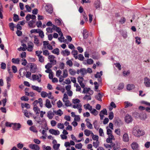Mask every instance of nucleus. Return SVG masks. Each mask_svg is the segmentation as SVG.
<instances>
[{"instance_id": "nucleus-1", "label": "nucleus", "mask_w": 150, "mask_h": 150, "mask_svg": "<svg viewBox=\"0 0 150 150\" xmlns=\"http://www.w3.org/2000/svg\"><path fill=\"white\" fill-rule=\"evenodd\" d=\"M71 106L74 108H77L79 113H81L82 110V105L81 100L78 98H73L71 100Z\"/></svg>"}, {"instance_id": "nucleus-2", "label": "nucleus", "mask_w": 150, "mask_h": 150, "mask_svg": "<svg viewBox=\"0 0 150 150\" xmlns=\"http://www.w3.org/2000/svg\"><path fill=\"white\" fill-rule=\"evenodd\" d=\"M43 48L46 49H47L48 50H52L53 49V47L49 43V41H44L43 42Z\"/></svg>"}, {"instance_id": "nucleus-3", "label": "nucleus", "mask_w": 150, "mask_h": 150, "mask_svg": "<svg viewBox=\"0 0 150 150\" xmlns=\"http://www.w3.org/2000/svg\"><path fill=\"white\" fill-rule=\"evenodd\" d=\"M50 62L53 64L56 65L57 63V61L55 57L53 55L50 54L48 57Z\"/></svg>"}, {"instance_id": "nucleus-4", "label": "nucleus", "mask_w": 150, "mask_h": 150, "mask_svg": "<svg viewBox=\"0 0 150 150\" xmlns=\"http://www.w3.org/2000/svg\"><path fill=\"white\" fill-rule=\"evenodd\" d=\"M42 76V75L40 74H39L38 75L33 74L32 76V78L33 80H36L40 83L41 82Z\"/></svg>"}, {"instance_id": "nucleus-5", "label": "nucleus", "mask_w": 150, "mask_h": 150, "mask_svg": "<svg viewBox=\"0 0 150 150\" xmlns=\"http://www.w3.org/2000/svg\"><path fill=\"white\" fill-rule=\"evenodd\" d=\"M133 134L135 136L139 137L142 135L143 134V132L139 129H134L133 131Z\"/></svg>"}, {"instance_id": "nucleus-6", "label": "nucleus", "mask_w": 150, "mask_h": 150, "mask_svg": "<svg viewBox=\"0 0 150 150\" xmlns=\"http://www.w3.org/2000/svg\"><path fill=\"white\" fill-rule=\"evenodd\" d=\"M39 103L41 107L43 106V100L41 98H39L38 100H35L33 103V106H37V105Z\"/></svg>"}, {"instance_id": "nucleus-7", "label": "nucleus", "mask_w": 150, "mask_h": 150, "mask_svg": "<svg viewBox=\"0 0 150 150\" xmlns=\"http://www.w3.org/2000/svg\"><path fill=\"white\" fill-rule=\"evenodd\" d=\"M83 88V93L86 94H88L90 95H92L93 93V91L91 90L90 88L85 87Z\"/></svg>"}, {"instance_id": "nucleus-8", "label": "nucleus", "mask_w": 150, "mask_h": 150, "mask_svg": "<svg viewBox=\"0 0 150 150\" xmlns=\"http://www.w3.org/2000/svg\"><path fill=\"white\" fill-rule=\"evenodd\" d=\"M29 89L28 88H26L25 89V94L26 96H30L33 97L35 95V93L33 91L30 92L29 93L28 92L29 91Z\"/></svg>"}, {"instance_id": "nucleus-9", "label": "nucleus", "mask_w": 150, "mask_h": 150, "mask_svg": "<svg viewBox=\"0 0 150 150\" xmlns=\"http://www.w3.org/2000/svg\"><path fill=\"white\" fill-rule=\"evenodd\" d=\"M30 71L32 73H35L37 69L36 64L34 63H30Z\"/></svg>"}, {"instance_id": "nucleus-10", "label": "nucleus", "mask_w": 150, "mask_h": 150, "mask_svg": "<svg viewBox=\"0 0 150 150\" xmlns=\"http://www.w3.org/2000/svg\"><path fill=\"white\" fill-rule=\"evenodd\" d=\"M29 148L34 150H40V148L39 146L35 144H31L29 145Z\"/></svg>"}, {"instance_id": "nucleus-11", "label": "nucleus", "mask_w": 150, "mask_h": 150, "mask_svg": "<svg viewBox=\"0 0 150 150\" xmlns=\"http://www.w3.org/2000/svg\"><path fill=\"white\" fill-rule=\"evenodd\" d=\"M115 138L113 135L108 136V137L106 139V142L107 143H113L112 140H115Z\"/></svg>"}, {"instance_id": "nucleus-12", "label": "nucleus", "mask_w": 150, "mask_h": 150, "mask_svg": "<svg viewBox=\"0 0 150 150\" xmlns=\"http://www.w3.org/2000/svg\"><path fill=\"white\" fill-rule=\"evenodd\" d=\"M49 132L50 134L55 135H58L60 134V132L58 130H55L53 129H50Z\"/></svg>"}, {"instance_id": "nucleus-13", "label": "nucleus", "mask_w": 150, "mask_h": 150, "mask_svg": "<svg viewBox=\"0 0 150 150\" xmlns=\"http://www.w3.org/2000/svg\"><path fill=\"white\" fill-rule=\"evenodd\" d=\"M107 111L105 109H104L101 110L100 113V116L101 120L103 119L104 115H107Z\"/></svg>"}, {"instance_id": "nucleus-14", "label": "nucleus", "mask_w": 150, "mask_h": 150, "mask_svg": "<svg viewBox=\"0 0 150 150\" xmlns=\"http://www.w3.org/2000/svg\"><path fill=\"white\" fill-rule=\"evenodd\" d=\"M103 72L102 71H100V72H97L96 74L95 75V77L98 78L99 82L101 83L102 79L101 78V76L102 75Z\"/></svg>"}, {"instance_id": "nucleus-15", "label": "nucleus", "mask_w": 150, "mask_h": 150, "mask_svg": "<svg viewBox=\"0 0 150 150\" xmlns=\"http://www.w3.org/2000/svg\"><path fill=\"white\" fill-rule=\"evenodd\" d=\"M53 65H54V64H53L50 62L47 63L45 66V68L46 69L45 71L46 72L52 71V70L51 68L52 67V66Z\"/></svg>"}, {"instance_id": "nucleus-16", "label": "nucleus", "mask_w": 150, "mask_h": 150, "mask_svg": "<svg viewBox=\"0 0 150 150\" xmlns=\"http://www.w3.org/2000/svg\"><path fill=\"white\" fill-rule=\"evenodd\" d=\"M36 18V16L35 15L33 14L31 15L29 14H27L25 17L26 20L28 21H29L31 18L34 20Z\"/></svg>"}, {"instance_id": "nucleus-17", "label": "nucleus", "mask_w": 150, "mask_h": 150, "mask_svg": "<svg viewBox=\"0 0 150 150\" xmlns=\"http://www.w3.org/2000/svg\"><path fill=\"white\" fill-rule=\"evenodd\" d=\"M33 47V44L32 42H30L28 44L27 50L29 52H32Z\"/></svg>"}, {"instance_id": "nucleus-18", "label": "nucleus", "mask_w": 150, "mask_h": 150, "mask_svg": "<svg viewBox=\"0 0 150 150\" xmlns=\"http://www.w3.org/2000/svg\"><path fill=\"white\" fill-rule=\"evenodd\" d=\"M34 43L36 45L39 46L40 45V41L38 37L36 35H34Z\"/></svg>"}, {"instance_id": "nucleus-19", "label": "nucleus", "mask_w": 150, "mask_h": 150, "mask_svg": "<svg viewBox=\"0 0 150 150\" xmlns=\"http://www.w3.org/2000/svg\"><path fill=\"white\" fill-rule=\"evenodd\" d=\"M132 148L133 150H137L139 148V145L136 142H133L131 144Z\"/></svg>"}, {"instance_id": "nucleus-20", "label": "nucleus", "mask_w": 150, "mask_h": 150, "mask_svg": "<svg viewBox=\"0 0 150 150\" xmlns=\"http://www.w3.org/2000/svg\"><path fill=\"white\" fill-rule=\"evenodd\" d=\"M45 105L46 107L48 108H50L52 107V105L51 104L50 101L48 99H46Z\"/></svg>"}, {"instance_id": "nucleus-21", "label": "nucleus", "mask_w": 150, "mask_h": 150, "mask_svg": "<svg viewBox=\"0 0 150 150\" xmlns=\"http://www.w3.org/2000/svg\"><path fill=\"white\" fill-rule=\"evenodd\" d=\"M31 88L34 90L35 91L39 93L41 92L42 90V88L41 87H39L38 86H32Z\"/></svg>"}, {"instance_id": "nucleus-22", "label": "nucleus", "mask_w": 150, "mask_h": 150, "mask_svg": "<svg viewBox=\"0 0 150 150\" xmlns=\"http://www.w3.org/2000/svg\"><path fill=\"white\" fill-rule=\"evenodd\" d=\"M112 150H120V147L117 143H112Z\"/></svg>"}, {"instance_id": "nucleus-23", "label": "nucleus", "mask_w": 150, "mask_h": 150, "mask_svg": "<svg viewBox=\"0 0 150 150\" xmlns=\"http://www.w3.org/2000/svg\"><path fill=\"white\" fill-rule=\"evenodd\" d=\"M122 138L123 141L126 142H128L129 140L128 134L127 133H125L123 135Z\"/></svg>"}, {"instance_id": "nucleus-24", "label": "nucleus", "mask_w": 150, "mask_h": 150, "mask_svg": "<svg viewBox=\"0 0 150 150\" xmlns=\"http://www.w3.org/2000/svg\"><path fill=\"white\" fill-rule=\"evenodd\" d=\"M84 133L85 135L87 136L88 137L90 135L91 136L93 134V133L91 130L88 129H86L84 130Z\"/></svg>"}, {"instance_id": "nucleus-25", "label": "nucleus", "mask_w": 150, "mask_h": 150, "mask_svg": "<svg viewBox=\"0 0 150 150\" xmlns=\"http://www.w3.org/2000/svg\"><path fill=\"white\" fill-rule=\"evenodd\" d=\"M54 115V113L51 111H49L47 113V117L50 119H52Z\"/></svg>"}, {"instance_id": "nucleus-26", "label": "nucleus", "mask_w": 150, "mask_h": 150, "mask_svg": "<svg viewBox=\"0 0 150 150\" xmlns=\"http://www.w3.org/2000/svg\"><path fill=\"white\" fill-rule=\"evenodd\" d=\"M86 122V125L87 127L90 129H91L93 128V125L89 121V119L88 118L86 119L85 120Z\"/></svg>"}, {"instance_id": "nucleus-27", "label": "nucleus", "mask_w": 150, "mask_h": 150, "mask_svg": "<svg viewBox=\"0 0 150 150\" xmlns=\"http://www.w3.org/2000/svg\"><path fill=\"white\" fill-rule=\"evenodd\" d=\"M54 114L59 116H61L63 114V112L61 110L59 109L57 110L54 111Z\"/></svg>"}, {"instance_id": "nucleus-28", "label": "nucleus", "mask_w": 150, "mask_h": 150, "mask_svg": "<svg viewBox=\"0 0 150 150\" xmlns=\"http://www.w3.org/2000/svg\"><path fill=\"white\" fill-rule=\"evenodd\" d=\"M70 75L71 76L75 75L76 74V71L72 68H69L68 70Z\"/></svg>"}, {"instance_id": "nucleus-29", "label": "nucleus", "mask_w": 150, "mask_h": 150, "mask_svg": "<svg viewBox=\"0 0 150 150\" xmlns=\"http://www.w3.org/2000/svg\"><path fill=\"white\" fill-rule=\"evenodd\" d=\"M29 129L31 131L34 133H37L38 132V130L35 125L31 126L30 127Z\"/></svg>"}, {"instance_id": "nucleus-30", "label": "nucleus", "mask_w": 150, "mask_h": 150, "mask_svg": "<svg viewBox=\"0 0 150 150\" xmlns=\"http://www.w3.org/2000/svg\"><path fill=\"white\" fill-rule=\"evenodd\" d=\"M33 110L36 114H40V110L38 106H33Z\"/></svg>"}, {"instance_id": "nucleus-31", "label": "nucleus", "mask_w": 150, "mask_h": 150, "mask_svg": "<svg viewBox=\"0 0 150 150\" xmlns=\"http://www.w3.org/2000/svg\"><path fill=\"white\" fill-rule=\"evenodd\" d=\"M125 120L126 122L129 123L132 121V118L130 116L127 115L125 117Z\"/></svg>"}, {"instance_id": "nucleus-32", "label": "nucleus", "mask_w": 150, "mask_h": 150, "mask_svg": "<svg viewBox=\"0 0 150 150\" xmlns=\"http://www.w3.org/2000/svg\"><path fill=\"white\" fill-rule=\"evenodd\" d=\"M144 83L146 86L147 87L150 86V80L146 77L144 79Z\"/></svg>"}, {"instance_id": "nucleus-33", "label": "nucleus", "mask_w": 150, "mask_h": 150, "mask_svg": "<svg viewBox=\"0 0 150 150\" xmlns=\"http://www.w3.org/2000/svg\"><path fill=\"white\" fill-rule=\"evenodd\" d=\"M59 50L58 48H57L54 49L52 51V52L54 54L57 55H58L59 54Z\"/></svg>"}, {"instance_id": "nucleus-34", "label": "nucleus", "mask_w": 150, "mask_h": 150, "mask_svg": "<svg viewBox=\"0 0 150 150\" xmlns=\"http://www.w3.org/2000/svg\"><path fill=\"white\" fill-rule=\"evenodd\" d=\"M35 21L34 20L30 21L28 23L29 26L30 28H34L35 27Z\"/></svg>"}, {"instance_id": "nucleus-35", "label": "nucleus", "mask_w": 150, "mask_h": 150, "mask_svg": "<svg viewBox=\"0 0 150 150\" xmlns=\"http://www.w3.org/2000/svg\"><path fill=\"white\" fill-rule=\"evenodd\" d=\"M84 108L86 110H88L91 111L92 110V107L89 104H87L84 105Z\"/></svg>"}, {"instance_id": "nucleus-36", "label": "nucleus", "mask_w": 150, "mask_h": 150, "mask_svg": "<svg viewBox=\"0 0 150 150\" xmlns=\"http://www.w3.org/2000/svg\"><path fill=\"white\" fill-rule=\"evenodd\" d=\"M92 139L94 141H98L99 137L96 134H94L93 133L91 136Z\"/></svg>"}, {"instance_id": "nucleus-37", "label": "nucleus", "mask_w": 150, "mask_h": 150, "mask_svg": "<svg viewBox=\"0 0 150 150\" xmlns=\"http://www.w3.org/2000/svg\"><path fill=\"white\" fill-rule=\"evenodd\" d=\"M71 54L76 59H77L78 58V52L76 50H72L71 52Z\"/></svg>"}, {"instance_id": "nucleus-38", "label": "nucleus", "mask_w": 150, "mask_h": 150, "mask_svg": "<svg viewBox=\"0 0 150 150\" xmlns=\"http://www.w3.org/2000/svg\"><path fill=\"white\" fill-rule=\"evenodd\" d=\"M11 61L14 64H18L20 63V60L19 58H13L12 59Z\"/></svg>"}, {"instance_id": "nucleus-39", "label": "nucleus", "mask_w": 150, "mask_h": 150, "mask_svg": "<svg viewBox=\"0 0 150 150\" xmlns=\"http://www.w3.org/2000/svg\"><path fill=\"white\" fill-rule=\"evenodd\" d=\"M74 86L76 87V91H80L81 90V87L79 84L76 83L74 84Z\"/></svg>"}, {"instance_id": "nucleus-40", "label": "nucleus", "mask_w": 150, "mask_h": 150, "mask_svg": "<svg viewBox=\"0 0 150 150\" xmlns=\"http://www.w3.org/2000/svg\"><path fill=\"white\" fill-rule=\"evenodd\" d=\"M68 73L67 69H64L63 71V76L65 78L67 77L68 76Z\"/></svg>"}, {"instance_id": "nucleus-41", "label": "nucleus", "mask_w": 150, "mask_h": 150, "mask_svg": "<svg viewBox=\"0 0 150 150\" xmlns=\"http://www.w3.org/2000/svg\"><path fill=\"white\" fill-rule=\"evenodd\" d=\"M56 24L58 26L61 25L62 24V21L60 19H56L55 20Z\"/></svg>"}, {"instance_id": "nucleus-42", "label": "nucleus", "mask_w": 150, "mask_h": 150, "mask_svg": "<svg viewBox=\"0 0 150 150\" xmlns=\"http://www.w3.org/2000/svg\"><path fill=\"white\" fill-rule=\"evenodd\" d=\"M116 105L113 102L111 103L110 104V106L109 107V110L110 111H111L113 108H116Z\"/></svg>"}, {"instance_id": "nucleus-43", "label": "nucleus", "mask_w": 150, "mask_h": 150, "mask_svg": "<svg viewBox=\"0 0 150 150\" xmlns=\"http://www.w3.org/2000/svg\"><path fill=\"white\" fill-rule=\"evenodd\" d=\"M100 142L98 141H94L93 143V146L95 148H97L99 146Z\"/></svg>"}, {"instance_id": "nucleus-44", "label": "nucleus", "mask_w": 150, "mask_h": 150, "mask_svg": "<svg viewBox=\"0 0 150 150\" xmlns=\"http://www.w3.org/2000/svg\"><path fill=\"white\" fill-rule=\"evenodd\" d=\"M69 99L68 96L66 93L64 94L63 97L62 98V100L64 102H66Z\"/></svg>"}, {"instance_id": "nucleus-45", "label": "nucleus", "mask_w": 150, "mask_h": 150, "mask_svg": "<svg viewBox=\"0 0 150 150\" xmlns=\"http://www.w3.org/2000/svg\"><path fill=\"white\" fill-rule=\"evenodd\" d=\"M21 106L23 108L24 107H25L27 109L29 108H30L29 104L28 103H25V104L22 103L21 104Z\"/></svg>"}, {"instance_id": "nucleus-46", "label": "nucleus", "mask_w": 150, "mask_h": 150, "mask_svg": "<svg viewBox=\"0 0 150 150\" xmlns=\"http://www.w3.org/2000/svg\"><path fill=\"white\" fill-rule=\"evenodd\" d=\"M83 36L84 39H87L88 36V31L85 30L83 31Z\"/></svg>"}, {"instance_id": "nucleus-47", "label": "nucleus", "mask_w": 150, "mask_h": 150, "mask_svg": "<svg viewBox=\"0 0 150 150\" xmlns=\"http://www.w3.org/2000/svg\"><path fill=\"white\" fill-rule=\"evenodd\" d=\"M82 144L81 143H79L78 144H75V148L76 149H80L82 148Z\"/></svg>"}, {"instance_id": "nucleus-48", "label": "nucleus", "mask_w": 150, "mask_h": 150, "mask_svg": "<svg viewBox=\"0 0 150 150\" xmlns=\"http://www.w3.org/2000/svg\"><path fill=\"white\" fill-rule=\"evenodd\" d=\"M13 125H14V127H13V128L15 130H16L21 127V125L19 123L13 124Z\"/></svg>"}, {"instance_id": "nucleus-49", "label": "nucleus", "mask_w": 150, "mask_h": 150, "mask_svg": "<svg viewBox=\"0 0 150 150\" xmlns=\"http://www.w3.org/2000/svg\"><path fill=\"white\" fill-rule=\"evenodd\" d=\"M47 73H48L49 74V77L50 79H51L54 76V74L52 71H47L45 72Z\"/></svg>"}, {"instance_id": "nucleus-50", "label": "nucleus", "mask_w": 150, "mask_h": 150, "mask_svg": "<svg viewBox=\"0 0 150 150\" xmlns=\"http://www.w3.org/2000/svg\"><path fill=\"white\" fill-rule=\"evenodd\" d=\"M92 95L88 94V95L86 94L83 98V100H91V96Z\"/></svg>"}, {"instance_id": "nucleus-51", "label": "nucleus", "mask_w": 150, "mask_h": 150, "mask_svg": "<svg viewBox=\"0 0 150 150\" xmlns=\"http://www.w3.org/2000/svg\"><path fill=\"white\" fill-rule=\"evenodd\" d=\"M38 33H39V36L41 38H43L44 36V35L43 31L40 29H39V31Z\"/></svg>"}, {"instance_id": "nucleus-52", "label": "nucleus", "mask_w": 150, "mask_h": 150, "mask_svg": "<svg viewBox=\"0 0 150 150\" xmlns=\"http://www.w3.org/2000/svg\"><path fill=\"white\" fill-rule=\"evenodd\" d=\"M43 53L44 55L45 56H48L50 55V53L48 50L45 49L43 51Z\"/></svg>"}, {"instance_id": "nucleus-53", "label": "nucleus", "mask_w": 150, "mask_h": 150, "mask_svg": "<svg viewBox=\"0 0 150 150\" xmlns=\"http://www.w3.org/2000/svg\"><path fill=\"white\" fill-rule=\"evenodd\" d=\"M57 126L58 128L61 129H63L64 128V124L63 123H58L57 125Z\"/></svg>"}, {"instance_id": "nucleus-54", "label": "nucleus", "mask_w": 150, "mask_h": 150, "mask_svg": "<svg viewBox=\"0 0 150 150\" xmlns=\"http://www.w3.org/2000/svg\"><path fill=\"white\" fill-rule=\"evenodd\" d=\"M13 20L15 22H17L19 20V18L18 16L16 14H13Z\"/></svg>"}, {"instance_id": "nucleus-55", "label": "nucleus", "mask_w": 150, "mask_h": 150, "mask_svg": "<svg viewBox=\"0 0 150 150\" xmlns=\"http://www.w3.org/2000/svg\"><path fill=\"white\" fill-rule=\"evenodd\" d=\"M64 105L66 107H70L71 106V103L69 99L66 102H64Z\"/></svg>"}, {"instance_id": "nucleus-56", "label": "nucleus", "mask_w": 150, "mask_h": 150, "mask_svg": "<svg viewBox=\"0 0 150 150\" xmlns=\"http://www.w3.org/2000/svg\"><path fill=\"white\" fill-rule=\"evenodd\" d=\"M124 105L125 108H127L129 107L132 106V104L129 102L127 101L124 103Z\"/></svg>"}, {"instance_id": "nucleus-57", "label": "nucleus", "mask_w": 150, "mask_h": 150, "mask_svg": "<svg viewBox=\"0 0 150 150\" xmlns=\"http://www.w3.org/2000/svg\"><path fill=\"white\" fill-rule=\"evenodd\" d=\"M45 8L47 10V11L50 13H52L53 11L52 9V8L49 6H47Z\"/></svg>"}, {"instance_id": "nucleus-58", "label": "nucleus", "mask_w": 150, "mask_h": 150, "mask_svg": "<svg viewBox=\"0 0 150 150\" xmlns=\"http://www.w3.org/2000/svg\"><path fill=\"white\" fill-rule=\"evenodd\" d=\"M39 61L41 63H43L45 62L44 57L41 55L38 57Z\"/></svg>"}, {"instance_id": "nucleus-59", "label": "nucleus", "mask_w": 150, "mask_h": 150, "mask_svg": "<svg viewBox=\"0 0 150 150\" xmlns=\"http://www.w3.org/2000/svg\"><path fill=\"white\" fill-rule=\"evenodd\" d=\"M79 71L82 75H84L85 74L87 73L86 70L85 68L81 69L79 70Z\"/></svg>"}, {"instance_id": "nucleus-60", "label": "nucleus", "mask_w": 150, "mask_h": 150, "mask_svg": "<svg viewBox=\"0 0 150 150\" xmlns=\"http://www.w3.org/2000/svg\"><path fill=\"white\" fill-rule=\"evenodd\" d=\"M66 64L67 65H68L70 67H71L73 65V63L72 61L70 59H69L67 61Z\"/></svg>"}, {"instance_id": "nucleus-61", "label": "nucleus", "mask_w": 150, "mask_h": 150, "mask_svg": "<svg viewBox=\"0 0 150 150\" xmlns=\"http://www.w3.org/2000/svg\"><path fill=\"white\" fill-rule=\"evenodd\" d=\"M53 28L54 29V30H55L58 33L61 31V30L60 28L59 27H57V26L55 25H53Z\"/></svg>"}, {"instance_id": "nucleus-62", "label": "nucleus", "mask_w": 150, "mask_h": 150, "mask_svg": "<svg viewBox=\"0 0 150 150\" xmlns=\"http://www.w3.org/2000/svg\"><path fill=\"white\" fill-rule=\"evenodd\" d=\"M42 52V51L41 50H37L35 52V55L38 57H39L41 56V54Z\"/></svg>"}, {"instance_id": "nucleus-63", "label": "nucleus", "mask_w": 150, "mask_h": 150, "mask_svg": "<svg viewBox=\"0 0 150 150\" xmlns=\"http://www.w3.org/2000/svg\"><path fill=\"white\" fill-rule=\"evenodd\" d=\"M41 95L43 98L47 97L48 96V94L46 92L44 91H42L41 92Z\"/></svg>"}, {"instance_id": "nucleus-64", "label": "nucleus", "mask_w": 150, "mask_h": 150, "mask_svg": "<svg viewBox=\"0 0 150 150\" xmlns=\"http://www.w3.org/2000/svg\"><path fill=\"white\" fill-rule=\"evenodd\" d=\"M57 105L58 107L59 108H61L62 106L63 105V104L62 102L60 100H59L57 103Z\"/></svg>"}]
</instances>
